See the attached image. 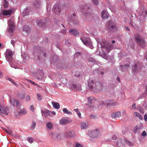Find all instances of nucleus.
<instances>
[{
    "instance_id": "11",
    "label": "nucleus",
    "mask_w": 147,
    "mask_h": 147,
    "mask_svg": "<svg viewBox=\"0 0 147 147\" xmlns=\"http://www.w3.org/2000/svg\"><path fill=\"white\" fill-rule=\"evenodd\" d=\"M95 83L94 82L93 80L89 79L88 82V88L91 90L94 91V88L95 86Z\"/></svg>"
},
{
    "instance_id": "22",
    "label": "nucleus",
    "mask_w": 147,
    "mask_h": 147,
    "mask_svg": "<svg viewBox=\"0 0 147 147\" xmlns=\"http://www.w3.org/2000/svg\"><path fill=\"white\" fill-rule=\"evenodd\" d=\"M109 15L106 11L104 10L102 12V17L103 18H108Z\"/></svg>"
},
{
    "instance_id": "14",
    "label": "nucleus",
    "mask_w": 147,
    "mask_h": 147,
    "mask_svg": "<svg viewBox=\"0 0 147 147\" xmlns=\"http://www.w3.org/2000/svg\"><path fill=\"white\" fill-rule=\"evenodd\" d=\"M122 115L121 112H118L116 113L115 112L112 113L111 115V117L113 118H119Z\"/></svg>"
},
{
    "instance_id": "4",
    "label": "nucleus",
    "mask_w": 147,
    "mask_h": 147,
    "mask_svg": "<svg viewBox=\"0 0 147 147\" xmlns=\"http://www.w3.org/2000/svg\"><path fill=\"white\" fill-rule=\"evenodd\" d=\"M103 88V84L100 82H97L95 83L94 91L95 92H98L102 90Z\"/></svg>"
},
{
    "instance_id": "59",
    "label": "nucleus",
    "mask_w": 147,
    "mask_h": 147,
    "mask_svg": "<svg viewBox=\"0 0 147 147\" xmlns=\"http://www.w3.org/2000/svg\"><path fill=\"white\" fill-rule=\"evenodd\" d=\"M65 43L67 45H68L70 44V42L69 41L67 40L65 41Z\"/></svg>"
},
{
    "instance_id": "45",
    "label": "nucleus",
    "mask_w": 147,
    "mask_h": 147,
    "mask_svg": "<svg viewBox=\"0 0 147 147\" xmlns=\"http://www.w3.org/2000/svg\"><path fill=\"white\" fill-rule=\"evenodd\" d=\"M30 100V96L28 95L26 96V100L27 102L29 101Z\"/></svg>"
},
{
    "instance_id": "52",
    "label": "nucleus",
    "mask_w": 147,
    "mask_h": 147,
    "mask_svg": "<svg viewBox=\"0 0 147 147\" xmlns=\"http://www.w3.org/2000/svg\"><path fill=\"white\" fill-rule=\"evenodd\" d=\"M144 119L145 121H147V114H145L144 115Z\"/></svg>"
},
{
    "instance_id": "42",
    "label": "nucleus",
    "mask_w": 147,
    "mask_h": 147,
    "mask_svg": "<svg viewBox=\"0 0 147 147\" xmlns=\"http://www.w3.org/2000/svg\"><path fill=\"white\" fill-rule=\"evenodd\" d=\"M36 123L34 122V121H32V126L31 127V129H34L36 125Z\"/></svg>"
},
{
    "instance_id": "7",
    "label": "nucleus",
    "mask_w": 147,
    "mask_h": 147,
    "mask_svg": "<svg viewBox=\"0 0 147 147\" xmlns=\"http://www.w3.org/2000/svg\"><path fill=\"white\" fill-rule=\"evenodd\" d=\"M69 88L73 90L80 91L82 89L81 85H77L75 83L71 84L69 86Z\"/></svg>"
},
{
    "instance_id": "61",
    "label": "nucleus",
    "mask_w": 147,
    "mask_h": 147,
    "mask_svg": "<svg viewBox=\"0 0 147 147\" xmlns=\"http://www.w3.org/2000/svg\"><path fill=\"white\" fill-rule=\"evenodd\" d=\"M74 110L75 111V112H77V113H78V112L79 111L78 108L75 109H74Z\"/></svg>"
},
{
    "instance_id": "9",
    "label": "nucleus",
    "mask_w": 147,
    "mask_h": 147,
    "mask_svg": "<svg viewBox=\"0 0 147 147\" xmlns=\"http://www.w3.org/2000/svg\"><path fill=\"white\" fill-rule=\"evenodd\" d=\"M72 121V120L71 119H70L69 118H67L63 117L59 121V123L60 125H63L66 124L68 123H71Z\"/></svg>"
},
{
    "instance_id": "47",
    "label": "nucleus",
    "mask_w": 147,
    "mask_h": 147,
    "mask_svg": "<svg viewBox=\"0 0 147 147\" xmlns=\"http://www.w3.org/2000/svg\"><path fill=\"white\" fill-rule=\"evenodd\" d=\"M126 143L129 146H132L133 143L132 142H131L129 141L126 140Z\"/></svg>"
},
{
    "instance_id": "17",
    "label": "nucleus",
    "mask_w": 147,
    "mask_h": 147,
    "mask_svg": "<svg viewBox=\"0 0 147 147\" xmlns=\"http://www.w3.org/2000/svg\"><path fill=\"white\" fill-rule=\"evenodd\" d=\"M88 122H82L80 123V127L82 129H86L88 127Z\"/></svg>"
},
{
    "instance_id": "36",
    "label": "nucleus",
    "mask_w": 147,
    "mask_h": 147,
    "mask_svg": "<svg viewBox=\"0 0 147 147\" xmlns=\"http://www.w3.org/2000/svg\"><path fill=\"white\" fill-rule=\"evenodd\" d=\"M140 129V128L137 125L135 127H134V131L135 133H137L139 132Z\"/></svg>"
},
{
    "instance_id": "30",
    "label": "nucleus",
    "mask_w": 147,
    "mask_h": 147,
    "mask_svg": "<svg viewBox=\"0 0 147 147\" xmlns=\"http://www.w3.org/2000/svg\"><path fill=\"white\" fill-rule=\"evenodd\" d=\"M23 30L24 31L28 32H29L30 29L29 27L27 26H25L23 27Z\"/></svg>"
},
{
    "instance_id": "24",
    "label": "nucleus",
    "mask_w": 147,
    "mask_h": 147,
    "mask_svg": "<svg viewBox=\"0 0 147 147\" xmlns=\"http://www.w3.org/2000/svg\"><path fill=\"white\" fill-rule=\"evenodd\" d=\"M25 95L26 93L24 92L23 93H21L18 94L17 96L18 98L21 100H23L25 98Z\"/></svg>"
},
{
    "instance_id": "19",
    "label": "nucleus",
    "mask_w": 147,
    "mask_h": 147,
    "mask_svg": "<svg viewBox=\"0 0 147 147\" xmlns=\"http://www.w3.org/2000/svg\"><path fill=\"white\" fill-rule=\"evenodd\" d=\"M42 114L45 117H47L48 115L51 116V111L48 110H47L45 111H42Z\"/></svg>"
},
{
    "instance_id": "3",
    "label": "nucleus",
    "mask_w": 147,
    "mask_h": 147,
    "mask_svg": "<svg viewBox=\"0 0 147 147\" xmlns=\"http://www.w3.org/2000/svg\"><path fill=\"white\" fill-rule=\"evenodd\" d=\"M9 111V108L8 107H2L0 103V114L1 115H8V113Z\"/></svg>"
},
{
    "instance_id": "35",
    "label": "nucleus",
    "mask_w": 147,
    "mask_h": 147,
    "mask_svg": "<svg viewBox=\"0 0 147 147\" xmlns=\"http://www.w3.org/2000/svg\"><path fill=\"white\" fill-rule=\"evenodd\" d=\"M46 126L50 130L53 127V125L51 122L47 123Z\"/></svg>"
},
{
    "instance_id": "54",
    "label": "nucleus",
    "mask_w": 147,
    "mask_h": 147,
    "mask_svg": "<svg viewBox=\"0 0 147 147\" xmlns=\"http://www.w3.org/2000/svg\"><path fill=\"white\" fill-rule=\"evenodd\" d=\"M117 136L115 135L113 136L112 137V139L113 140H115L117 139Z\"/></svg>"
},
{
    "instance_id": "5",
    "label": "nucleus",
    "mask_w": 147,
    "mask_h": 147,
    "mask_svg": "<svg viewBox=\"0 0 147 147\" xmlns=\"http://www.w3.org/2000/svg\"><path fill=\"white\" fill-rule=\"evenodd\" d=\"M10 103L13 106H16V108L18 109L21 108V105L19 101L14 99V98H11L10 99Z\"/></svg>"
},
{
    "instance_id": "39",
    "label": "nucleus",
    "mask_w": 147,
    "mask_h": 147,
    "mask_svg": "<svg viewBox=\"0 0 147 147\" xmlns=\"http://www.w3.org/2000/svg\"><path fill=\"white\" fill-rule=\"evenodd\" d=\"M19 113L22 114H26L27 113V111L25 109H23L20 111Z\"/></svg>"
},
{
    "instance_id": "20",
    "label": "nucleus",
    "mask_w": 147,
    "mask_h": 147,
    "mask_svg": "<svg viewBox=\"0 0 147 147\" xmlns=\"http://www.w3.org/2000/svg\"><path fill=\"white\" fill-rule=\"evenodd\" d=\"M12 13L11 9L4 10L3 11V15L5 16L10 15Z\"/></svg>"
},
{
    "instance_id": "27",
    "label": "nucleus",
    "mask_w": 147,
    "mask_h": 147,
    "mask_svg": "<svg viewBox=\"0 0 147 147\" xmlns=\"http://www.w3.org/2000/svg\"><path fill=\"white\" fill-rule=\"evenodd\" d=\"M129 66V64H125L124 65H122L121 66V71H125L127 70V68H128Z\"/></svg>"
},
{
    "instance_id": "31",
    "label": "nucleus",
    "mask_w": 147,
    "mask_h": 147,
    "mask_svg": "<svg viewBox=\"0 0 147 147\" xmlns=\"http://www.w3.org/2000/svg\"><path fill=\"white\" fill-rule=\"evenodd\" d=\"M134 114L135 116L137 117H138L140 119H142L143 118V117L138 112H135Z\"/></svg>"
},
{
    "instance_id": "18",
    "label": "nucleus",
    "mask_w": 147,
    "mask_h": 147,
    "mask_svg": "<svg viewBox=\"0 0 147 147\" xmlns=\"http://www.w3.org/2000/svg\"><path fill=\"white\" fill-rule=\"evenodd\" d=\"M30 11V8L29 7H27L26 9L24 10L23 15L24 17L28 15Z\"/></svg>"
},
{
    "instance_id": "12",
    "label": "nucleus",
    "mask_w": 147,
    "mask_h": 147,
    "mask_svg": "<svg viewBox=\"0 0 147 147\" xmlns=\"http://www.w3.org/2000/svg\"><path fill=\"white\" fill-rule=\"evenodd\" d=\"M142 66L140 63L135 64L132 68V70L134 71H137L140 70Z\"/></svg>"
},
{
    "instance_id": "56",
    "label": "nucleus",
    "mask_w": 147,
    "mask_h": 147,
    "mask_svg": "<svg viewBox=\"0 0 147 147\" xmlns=\"http://www.w3.org/2000/svg\"><path fill=\"white\" fill-rule=\"evenodd\" d=\"M15 42V41L13 40H11V44L13 46H14Z\"/></svg>"
},
{
    "instance_id": "21",
    "label": "nucleus",
    "mask_w": 147,
    "mask_h": 147,
    "mask_svg": "<svg viewBox=\"0 0 147 147\" xmlns=\"http://www.w3.org/2000/svg\"><path fill=\"white\" fill-rule=\"evenodd\" d=\"M53 10L54 13L56 14L60 13L61 12V10L58 6H54Z\"/></svg>"
},
{
    "instance_id": "46",
    "label": "nucleus",
    "mask_w": 147,
    "mask_h": 147,
    "mask_svg": "<svg viewBox=\"0 0 147 147\" xmlns=\"http://www.w3.org/2000/svg\"><path fill=\"white\" fill-rule=\"evenodd\" d=\"M92 1L94 4L96 5H97L98 4V0H92Z\"/></svg>"
},
{
    "instance_id": "50",
    "label": "nucleus",
    "mask_w": 147,
    "mask_h": 147,
    "mask_svg": "<svg viewBox=\"0 0 147 147\" xmlns=\"http://www.w3.org/2000/svg\"><path fill=\"white\" fill-rule=\"evenodd\" d=\"M147 135L146 133V131L144 130L142 132L141 134V135L144 136H145Z\"/></svg>"
},
{
    "instance_id": "33",
    "label": "nucleus",
    "mask_w": 147,
    "mask_h": 147,
    "mask_svg": "<svg viewBox=\"0 0 147 147\" xmlns=\"http://www.w3.org/2000/svg\"><path fill=\"white\" fill-rule=\"evenodd\" d=\"M102 104L104 105H106L107 106L110 105L111 104V101L109 100H107L104 101L102 102Z\"/></svg>"
},
{
    "instance_id": "2",
    "label": "nucleus",
    "mask_w": 147,
    "mask_h": 147,
    "mask_svg": "<svg viewBox=\"0 0 147 147\" xmlns=\"http://www.w3.org/2000/svg\"><path fill=\"white\" fill-rule=\"evenodd\" d=\"M80 39L85 45L88 46L91 49H93V46L92 45L90 38L89 37H86L82 36L81 37Z\"/></svg>"
},
{
    "instance_id": "63",
    "label": "nucleus",
    "mask_w": 147,
    "mask_h": 147,
    "mask_svg": "<svg viewBox=\"0 0 147 147\" xmlns=\"http://www.w3.org/2000/svg\"><path fill=\"white\" fill-rule=\"evenodd\" d=\"M80 53H78L77 54H76V55H75V57H76L78 55H80Z\"/></svg>"
},
{
    "instance_id": "49",
    "label": "nucleus",
    "mask_w": 147,
    "mask_h": 147,
    "mask_svg": "<svg viewBox=\"0 0 147 147\" xmlns=\"http://www.w3.org/2000/svg\"><path fill=\"white\" fill-rule=\"evenodd\" d=\"M37 98H38V100H41V99H42V97H41V95H40V94H38V93L37 94Z\"/></svg>"
},
{
    "instance_id": "34",
    "label": "nucleus",
    "mask_w": 147,
    "mask_h": 147,
    "mask_svg": "<svg viewBox=\"0 0 147 147\" xmlns=\"http://www.w3.org/2000/svg\"><path fill=\"white\" fill-rule=\"evenodd\" d=\"M7 80L13 83L14 86H17L16 83L15 82L14 80L12 78H7Z\"/></svg>"
},
{
    "instance_id": "62",
    "label": "nucleus",
    "mask_w": 147,
    "mask_h": 147,
    "mask_svg": "<svg viewBox=\"0 0 147 147\" xmlns=\"http://www.w3.org/2000/svg\"><path fill=\"white\" fill-rule=\"evenodd\" d=\"M3 76V75L2 73L1 72V71H0V78H1Z\"/></svg>"
},
{
    "instance_id": "44",
    "label": "nucleus",
    "mask_w": 147,
    "mask_h": 147,
    "mask_svg": "<svg viewBox=\"0 0 147 147\" xmlns=\"http://www.w3.org/2000/svg\"><path fill=\"white\" fill-rule=\"evenodd\" d=\"M145 96H146L145 94H143L139 96V97L137 98V100H139L140 98H144Z\"/></svg>"
},
{
    "instance_id": "43",
    "label": "nucleus",
    "mask_w": 147,
    "mask_h": 147,
    "mask_svg": "<svg viewBox=\"0 0 147 147\" xmlns=\"http://www.w3.org/2000/svg\"><path fill=\"white\" fill-rule=\"evenodd\" d=\"M93 99V97H92V96H91L90 97H88V102L89 103L92 104V100Z\"/></svg>"
},
{
    "instance_id": "10",
    "label": "nucleus",
    "mask_w": 147,
    "mask_h": 147,
    "mask_svg": "<svg viewBox=\"0 0 147 147\" xmlns=\"http://www.w3.org/2000/svg\"><path fill=\"white\" fill-rule=\"evenodd\" d=\"M88 9V7H87V6H86L84 8H82L81 11L82 14L84 16H85L89 17L91 16V13L86 10L87 9Z\"/></svg>"
},
{
    "instance_id": "48",
    "label": "nucleus",
    "mask_w": 147,
    "mask_h": 147,
    "mask_svg": "<svg viewBox=\"0 0 147 147\" xmlns=\"http://www.w3.org/2000/svg\"><path fill=\"white\" fill-rule=\"evenodd\" d=\"M111 28L112 29H114L115 30H117V28L116 26V25L114 24L113 25L111 26Z\"/></svg>"
},
{
    "instance_id": "8",
    "label": "nucleus",
    "mask_w": 147,
    "mask_h": 147,
    "mask_svg": "<svg viewBox=\"0 0 147 147\" xmlns=\"http://www.w3.org/2000/svg\"><path fill=\"white\" fill-rule=\"evenodd\" d=\"M12 51L10 50L6 51L5 54V57L7 61H11L12 59Z\"/></svg>"
},
{
    "instance_id": "58",
    "label": "nucleus",
    "mask_w": 147,
    "mask_h": 147,
    "mask_svg": "<svg viewBox=\"0 0 147 147\" xmlns=\"http://www.w3.org/2000/svg\"><path fill=\"white\" fill-rule=\"evenodd\" d=\"M6 132L9 134H11L12 133V132L11 131H8L7 130H6Z\"/></svg>"
},
{
    "instance_id": "6",
    "label": "nucleus",
    "mask_w": 147,
    "mask_h": 147,
    "mask_svg": "<svg viewBox=\"0 0 147 147\" xmlns=\"http://www.w3.org/2000/svg\"><path fill=\"white\" fill-rule=\"evenodd\" d=\"M9 26L8 31L10 32H12L14 29V23L11 19H10L8 22Z\"/></svg>"
},
{
    "instance_id": "23",
    "label": "nucleus",
    "mask_w": 147,
    "mask_h": 147,
    "mask_svg": "<svg viewBox=\"0 0 147 147\" xmlns=\"http://www.w3.org/2000/svg\"><path fill=\"white\" fill-rule=\"evenodd\" d=\"M36 23L38 24V25L40 27L44 26L45 24L44 22H43V20H37L36 21Z\"/></svg>"
},
{
    "instance_id": "55",
    "label": "nucleus",
    "mask_w": 147,
    "mask_h": 147,
    "mask_svg": "<svg viewBox=\"0 0 147 147\" xmlns=\"http://www.w3.org/2000/svg\"><path fill=\"white\" fill-rule=\"evenodd\" d=\"M90 117L91 118L95 119L96 118V116L95 115H91L90 116Z\"/></svg>"
},
{
    "instance_id": "16",
    "label": "nucleus",
    "mask_w": 147,
    "mask_h": 147,
    "mask_svg": "<svg viewBox=\"0 0 147 147\" xmlns=\"http://www.w3.org/2000/svg\"><path fill=\"white\" fill-rule=\"evenodd\" d=\"M65 136L68 137H74L76 135L73 131H68L65 133Z\"/></svg>"
},
{
    "instance_id": "53",
    "label": "nucleus",
    "mask_w": 147,
    "mask_h": 147,
    "mask_svg": "<svg viewBox=\"0 0 147 147\" xmlns=\"http://www.w3.org/2000/svg\"><path fill=\"white\" fill-rule=\"evenodd\" d=\"M136 105L135 103L133 104L132 106V108L134 109H136Z\"/></svg>"
},
{
    "instance_id": "15",
    "label": "nucleus",
    "mask_w": 147,
    "mask_h": 147,
    "mask_svg": "<svg viewBox=\"0 0 147 147\" xmlns=\"http://www.w3.org/2000/svg\"><path fill=\"white\" fill-rule=\"evenodd\" d=\"M35 53V54H36L38 57H39V56H40L42 55L44 57H45L46 56V54L44 53L41 50L40 48H38Z\"/></svg>"
},
{
    "instance_id": "28",
    "label": "nucleus",
    "mask_w": 147,
    "mask_h": 147,
    "mask_svg": "<svg viewBox=\"0 0 147 147\" xmlns=\"http://www.w3.org/2000/svg\"><path fill=\"white\" fill-rule=\"evenodd\" d=\"M3 6L5 8H8L9 6V3L7 0H4L3 2Z\"/></svg>"
},
{
    "instance_id": "57",
    "label": "nucleus",
    "mask_w": 147,
    "mask_h": 147,
    "mask_svg": "<svg viewBox=\"0 0 147 147\" xmlns=\"http://www.w3.org/2000/svg\"><path fill=\"white\" fill-rule=\"evenodd\" d=\"M77 114H78V117L80 118H81V114L80 112H79V111L77 113Z\"/></svg>"
},
{
    "instance_id": "29",
    "label": "nucleus",
    "mask_w": 147,
    "mask_h": 147,
    "mask_svg": "<svg viewBox=\"0 0 147 147\" xmlns=\"http://www.w3.org/2000/svg\"><path fill=\"white\" fill-rule=\"evenodd\" d=\"M105 45L106 47L107 51L108 49L111 50V46L110 43L108 42H106V43L105 44Z\"/></svg>"
},
{
    "instance_id": "38",
    "label": "nucleus",
    "mask_w": 147,
    "mask_h": 147,
    "mask_svg": "<svg viewBox=\"0 0 147 147\" xmlns=\"http://www.w3.org/2000/svg\"><path fill=\"white\" fill-rule=\"evenodd\" d=\"M34 6L36 8H39L40 7V2L38 1H37L36 3H35Z\"/></svg>"
},
{
    "instance_id": "26",
    "label": "nucleus",
    "mask_w": 147,
    "mask_h": 147,
    "mask_svg": "<svg viewBox=\"0 0 147 147\" xmlns=\"http://www.w3.org/2000/svg\"><path fill=\"white\" fill-rule=\"evenodd\" d=\"M69 31L70 33L74 35V36L78 35L79 34L78 32L74 29H71V30H69Z\"/></svg>"
},
{
    "instance_id": "25",
    "label": "nucleus",
    "mask_w": 147,
    "mask_h": 147,
    "mask_svg": "<svg viewBox=\"0 0 147 147\" xmlns=\"http://www.w3.org/2000/svg\"><path fill=\"white\" fill-rule=\"evenodd\" d=\"M52 104L54 108L56 109H59L60 107L59 104L58 102H52Z\"/></svg>"
},
{
    "instance_id": "64",
    "label": "nucleus",
    "mask_w": 147,
    "mask_h": 147,
    "mask_svg": "<svg viewBox=\"0 0 147 147\" xmlns=\"http://www.w3.org/2000/svg\"><path fill=\"white\" fill-rule=\"evenodd\" d=\"M125 28L126 30H128V31H130V29L128 27H126Z\"/></svg>"
},
{
    "instance_id": "40",
    "label": "nucleus",
    "mask_w": 147,
    "mask_h": 147,
    "mask_svg": "<svg viewBox=\"0 0 147 147\" xmlns=\"http://www.w3.org/2000/svg\"><path fill=\"white\" fill-rule=\"evenodd\" d=\"M26 80L27 81H28L31 84L33 85H36L38 86V85L37 84L35 83L34 82L32 81L31 80H29V79H27Z\"/></svg>"
},
{
    "instance_id": "37",
    "label": "nucleus",
    "mask_w": 147,
    "mask_h": 147,
    "mask_svg": "<svg viewBox=\"0 0 147 147\" xmlns=\"http://www.w3.org/2000/svg\"><path fill=\"white\" fill-rule=\"evenodd\" d=\"M83 145L82 144L79 142H76L74 146V147H83Z\"/></svg>"
},
{
    "instance_id": "1",
    "label": "nucleus",
    "mask_w": 147,
    "mask_h": 147,
    "mask_svg": "<svg viewBox=\"0 0 147 147\" xmlns=\"http://www.w3.org/2000/svg\"><path fill=\"white\" fill-rule=\"evenodd\" d=\"M134 37L135 40L139 46L142 47L145 46L146 42L144 39L142 38L140 34H136Z\"/></svg>"
},
{
    "instance_id": "41",
    "label": "nucleus",
    "mask_w": 147,
    "mask_h": 147,
    "mask_svg": "<svg viewBox=\"0 0 147 147\" xmlns=\"http://www.w3.org/2000/svg\"><path fill=\"white\" fill-rule=\"evenodd\" d=\"M27 139L28 140V141L30 143H32L33 142V139L32 137H28L27 138Z\"/></svg>"
},
{
    "instance_id": "13",
    "label": "nucleus",
    "mask_w": 147,
    "mask_h": 147,
    "mask_svg": "<svg viewBox=\"0 0 147 147\" xmlns=\"http://www.w3.org/2000/svg\"><path fill=\"white\" fill-rule=\"evenodd\" d=\"M100 134V132L98 130H94L92 131L90 136L92 138H97Z\"/></svg>"
},
{
    "instance_id": "32",
    "label": "nucleus",
    "mask_w": 147,
    "mask_h": 147,
    "mask_svg": "<svg viewBox=\"0 0 147 147\" xmlns=\"http://www.w3.org/2000/svg\"><path fill=\"white\" fill-rule=\"evenodd\" d=\"M63 111L65 113H66L68 115H71V113L66 108H64L63 110Z\"/></svg>"
},
{
    "instance_id": "60",
    "label": "nucleus",
    "mask_w": 147,
    "mask_h": 147,
    "mask_svg": "<svg viewBox=\"0 0 147 147\" xmlns=\"http://www.w3.org/2000/svg\"><path fill=\"white\" fill-rule=\"evenodd\" d=\"M56 114V113L54 111L53 112H51V116L52 115H55Z\"/></svg>"
},
{
    "instance_id": "51",
    "label": "nucleus",
    "mask_w": 147,
    "mask_h": 147,
    "mask_svg": "<svg viewBox=\"0 0 147 147\" xmlns=\"http://www.w3.org/2000/svg\"><path fill=\"white\" fill-rule=\"evenodd\" d=\"M30 109L33 112L34 111V106L33 105H31L30 106Z\"/></svg>"
}]
</instances>
